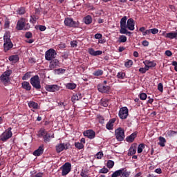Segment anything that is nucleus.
Here are the masks:
<instances>
[{"instance_id":"nucleus-16","label":"nucleus","mask_w":177,"mask_h":177,"mask_svg":"<svg viewBox=\"0 0 177 177\" xmlns=\"http://www.w3.org/2000/svg\"><path fill=\"white\" fill-rule=\"evenodd\" d=\"M126 26L128 29L130 30V31H133V30H135V23L133 22V19H129Z\"/></svg>"},{"instance_id":"nucleus-28","label":"nucleus","mask_w":177,"mask_h":177,"mask_svg":"<svg viewBox=\"0 0 177 177\" xmlns=\"http://www.w3.org/2000/svg\"><path fill=\"white\" fill-rule=\"evenodd\" d=\"M3 41L4 42H10L12 40H10V32H6L3 35Z\"/></svg>"},{"instance_id":"nucleus-58","label":"nucleus","mask_w":177,"mask_h":177,"mask_svg":"<svg viewBox=\"0 0 177 177\" xmlns=\"http://www.w3.org/2000/svg\"><path fill=\"white\" fill-rule=\"evenodd\" d=\"M150 31L151 32V34H158V29L157 28H152V29H150Z\"/></svg>"},{"instance_id":"nucleus-23","label":"nucleus","mask_w":177,"mask_h":177,"mask_svg":"<svg viewBox=\"0 0 177 177\" xmlns=\"http://www.w3.org/2000/svg\"><path fill=\"white\" fill-rule=\"evenodd\" d=\"M66 89H70L71 91H74L77 88V84L75 83H66L65 84Z\"/></svg>"},{"instance_id":"nucleus-51","label":"nucleus","mask_w":177,"mask_h":177,"mask_svg":"<svg viewBox=\"0 0 177 177\" xmlns=\"http://www.w3.org/2000/svg\"><path fill=\"white\" fill-rule=\"evenodd\" d=\"M24 13H26V8H24V7H21L20 8H19L18 15H24Z\"/></svg>"},{"instance_id":"nucleus-42","label":"nucleus","mask_w":177,"mask_h":177,"mask_svg":"<svg viewBox=\"0 0 177 177\" xmlns=\"http://www.w3.org/2000/svg\"><path fill=\"white\" fill-rule=\"evenodd\" d=\"M48 131H45V129H41L39 131V138H44V136L46 135Z\"/></svg>"},{"instance_id":"nucleus-14","label":"nucleus","mask_w":177,"mask_h":177,"mask_svg":"<svg viewBox=\"0 0 177 177\" xmlns=\"http://www.w3.org/2000/svg\"><path fill=\"white\" fill-rule=\"evenodd\" d=\"M25 26H26V19L22 18L17 21V29H18L19 30H24Z\"/></svg>"},{"instance_id":"nucleus-47","label":"nucleus","mask_w":177,"mask_h":177,"mask_svg":"<svg viewBox=\"0 0 177 177\" xmlns=\"http://www.w3.org/2000/svg\"><path fill=\"white\" fill-rule=\"evenodd\" d=\"M143 149H145V144H140L138 147V153H142L143 151Z\"/></svg>"},{"instance_id":"nucleus-21","label":"nucleus","mask_w":177,"mask_h":177,"mask_svg":"<svg viewBox=\"0 0 177 177\" xmlns=\"http://www.w3.org/2000/svg\"><path fill=\"white\" fill-rule=\"evenodd\" d=\"M21 88L25 91H31V84H30V82L24 81L21 83Z\"/></svg>"},{"instance_id":"nucleus-52","label":"nucleus","mask_w":177,"mask_h":177,"mask_svg":"<svg viewBox=\"0 0 177 177\" xmlns=\"http://www.w3.org/2000/svg\"><path fill=\"white\" fill-rule=\"evenodd\" d=\"M102 157H103V152L100 151L95 154V158L97 160L102 159Z\"/></svg>"},{"instance_id":"nucleus-35","label":"nucleus","mask_w":177,"mask_h":177,"mask_svg":"<svg viewBox=\"0 0 177 177\" xmlns=\"http://www.w3.org/2000/svg\"><path fill=\"white\" fill-rule=\"evenodd\" d=\"M116 77L119 80H124V78L127 77V74L122 71H120V72L118 73Z\"/></svg>"},{"instance_id":"nucleus-48","label":"nucleus","mask_w":177,"mask_h":177,"mask_svg":"<svg viewBox=\"0 0 177 177\" xmlns=\"http://www.w3.org/2000/svg\"><path fill=\"white\" fill-rule=\"evenodd\" d=\"M10 26V21H9V19L6 18L5 19L4 28H9Z\"/></svg>"},{"instance_id":"nucleus-20","label":"nucleus","mask_w":177,"mask_h":177,"mask_svg":"<svg viewBox=\"0 0 177 177\" xmlns=\"http://www.w3.org/2000/svg\"><path fill=\"white\" fill-rule=\"evenodd\" d=\"M41 154H44V145L39 147V148L33 152V156H35V157H39Z\"/></svg>"},{"instance_id":"nucleus-31","label":"nucleus","mask_w":177,"mask_h":177,"mask_svg":"<svg viewBox=\"0 0 177 177\" xmlns=\"http://www.w3.org/2000/svg\"><path fill=\"white\" fill-rule=\"evenodd\" d=\"M8 59L10 62H13V63H17V62H19V55H11L9 57Z\"/></svg>"},{"instance_id":"nucleus-6","label":"nucleus","mask_w":177,"mask_h":177,"mask_svg":"<svg viewBox=\"0 0 177 177\" xmlns=\"http://www.w3.org/2000/svg\"><path fill=\"white\" fill-rule=\"evenodd\" d=\"M62 169V176H66V175H68L70 172H71V163L67 162H65L61 167Z\"/></svg>"},{"instance_id":"nucleus-56","label":"nucleus","mask_w":177,"mask_h":177,"mask_svg":"<svg viewBox=\"0 0 177 177\" xmlns=\"http://www.w3.org/2000/svg\"><path fill=\"white\" fill-rule=\"evenodd\" d=\"M56 71H57L58 74H64V73H66V69L58 68Z\"/></svg>"},{"instance_id":"nucleus-63","label":"nucleus","mask_w":177,"mask_h":177,"mask_svg":"<svg viewBox=\"0 0 177 177\" xmlns=\"http://www.w3.org/2000/svg\"><path fill=\"white\" fill-rule=\"evenodd\" d=\"M139 71L141 74H146V69L145 68H140Z\"/></svg>"},{"instance_id":"nucleus-43","label":"nucleus","mask_w":177,"mask_h":177,"mask_svg":"<svg viewBox=\"0 0 177 177\" xmlns=\"http://www.w3.org/2000/svg\"><path fill=\"white\" fill-rule=\"evenodd\" d=\"M133 64V62L132 60H128L124 63L125 67L127 68H131L132 67V65Z\"/></svg>"},{"instance_id":"nucleus-64","label":"nucleus","mask_w":177,"mask_h":177,"mask_svg":"<svg viewBox=\"0 0 177 177\" xmlns=\"http://www.w3.org/2000/svg\"><path fill=\"white\" fill-rule=\"evenodd\" d=\"M142 45L143 46H149V41H147V40H144L142 43Z\"/></svg>"},{"instance_id":"nucleus-32","label":"nucleus","mask_w":177,"mask_h":177,"mask_svg":"<svg viewBox=\"0 0 177 177\" xmlns=\"http://www.w3.org/2000/svg\"><path fill=\"white\" fill-rule=\"evenodd\" d=\"M144 64H147L151 68V67H156V66H157V64H156L154 62V61H149V60H146L145 62H143Z\"/></svg>"},{"instance_id":"nucleus-36","label":"nucleus","mask_w":177,"mask_h":177,"mask_svg":"<svg viewBox=\"0 0 177 177\" xmlns=\"http://www.w3.org/2000/svg\"><path fill=\"white\" fill-rule=\"evenodd\" d=\"M102 74L103 70L97 69L93 72V75H94L95 77H100V75H102Z\"/></svg>"},{"instance_id":"nucleus-5","label":"nucleus","mask_w":177,"mask_h":177,"mask_svg":"<svg viewBox=\"0 0 177 177\" xmlns=\"http://www.w3.org/2000/svg\"><path fill=\"white\" fill-rule=\"evenodd\" d=\"M70 142H60L55 146V150L57 153H62L64 150H68L70 149Z\"/></svg>"},{"instance_id":"nucleus-49","label":"nucleus","mask_w":177,"mask_h":177,"mask_svg":"<svg viewBox=\"0 0 177 177\" xmlns=\"http://www.w3.org/2000/svg\"><path fill=\"white\" fill-rule=\"evenodd\" d=\"M167 135L168 136H175V135H177V131L169 130L167 131Z\"/></svg>"},{"instance_id":"nucleus-37","label":"nucleus","mask_w":177,"mask_h":177,"mask_svg":"<svg viewBox=\"0 0 177 177\" xmlns=\"http://www.w3.org/2000/svg\"><path fill=\"white\" fill-rule=\"evenodd\" d=\"M127 36L120 35L119 37L118 42H120V44H124V43L127 42Z\"/></svg>"},{"instance_id":"nucleus-15","label":"nucleus","mask_w":177,"mask_h":177,"mask_svg":"<svg viewBox=\"0 0 177 177\" xmlns=\"http://www.w3.org/2000/svg\"><path fill=\"white\" fill-rule=\"evenodd\" d=\"M88 53L91 56H100V55L103 54V51H102V50H96L95 51V49H93V48H89L88 49Z\"/></svg>"},{"instance_id":"nucleus-9","label":"nucleus","mask_w":177,"mask_h":177,"mask_svg":"<svg viewBox=\"0 0 177 177\" xmlns=\"http://www.w3.org/2000/svg\"><path fill=\"white\" fill-rule=\"evenodd\" d=\"M111 88L107 84H99L97 85V90L101 93H109L110 92Z\"/></svg>"},{"instance_id":"nucleus-18","label":"nucleus","mask_w":177,"mask_h":177,"mask_svg":"<svg viewBox=\"0 0 177 177\" xmlns=\"http://www.w3.org/2000/svg\"><path fill=\"white\" fill-rule=\"evenodd\" d=\"M3 48L4 52H8L13 48V43H12V41H4Z\"/></svg>"},{"instance_id":"nucleus-62","label":"nucleus","mask_w":177,"mask_h":177,"mask_svg":"<svg viewBox=\"0 0 177 177\" xmlns=\"http://www.w3.org/2000/svg\"><path fill=\"white\" fill-rule=\"evenodd\" d=\"M102 35L100 33H97L95 35V39H100L102 38Z\"/></svg>"},{"instance_id":"nucleus-1","label":"nucleus","mask_w":177,"mask_h":177,"mask_svg":"<svg viewBox=\"0 0 177 177\" xmlns=\"http://www.w3.org/2000/svg\"><path fill=\"white\" fill-rule=\"evenodd\" d=\"M64 23L66 27H71L72 28H78L80 27V21H74L73 18H65Z\"/></svg>"},{"instance_id":"nucleus-61","label":"nucleus","mask_w":177,"mask_h":177,"mask_svg":"<svg viewBox=\"0 0 177 177\" xmlns=\"http://www.w3.org/2000/svg\"><path fill=\"white\" fill-rule=\"evenodd\" d=\"M39 30L40 31H45V30H46V26L40 25L39 26Z\"/></svg>"},{"instance_id":"nucleus-7","label":"nucleus","mask_w":177,"mask_h":177,"mask_svg":"<svg viewBox=\"0 0 177 177\" xmlns=\"http://www.w3.org/2000/svg\"><path fill=\"white\" fill-rule=\"evenodd\" d=\"M56 55H57L56 50L53 48H50L46 52L45 59L46 60L50 62V60H53L56 57Z\"/></svg>"},{"instance_id":"nucleus-41","label":"nucleus","mask_w":177,"mask_h":177,"mask_svg":"<svg viewBox=\"0 0 177 177\" xmlns=\"http://www.w3.org/2000/svg\"><path fill=\"white\" fill-rule=\"evenodd\" d=\"M101 106H103V107H108L109 100L108 99H102L101 100Z\"/></svg>"},{"instance_id":"nucleus-3","label":"nucleus","mask_w":177,"mask_h":177,"mask_svg":"<svg viewBox=\"0 0 177 177\" xmlns=\"http://www.w3.org/2000/svg\"><path fill=\"white\" fill-rule=\"evenodd\" d=\"M12 136H13V133H12V127H9L0 136V140H1V142H6V140L10 139Z\"/></svg>"},{"instance_id":"nucleus-10","label":"nucleus","mask_w":177,"mask_h":177,"mask_svg":"<svg viewBox=\"0 0 177 177\" xmlns=\"http://www.w3.org/2000/svg\"><path fill=\"white\" fill-rule=\"evenodd\" d=\"M45 89L47 92H57L60 89V86L57 84L46 85Z\"/></svg>"},{"instance_id":"nucleus-29","label":"nucleus","mask_w":177,"mask_h":177,"mask_svg":"<svg viewBox=\"0 0 177 177\" xmlns=\"http://www.w3.org/2000/svg\"><path fill=\"white\" fill-rule=\"evenodd\" d=\"M84 21L85 24L89 25L92 24V17L91 15H87L84 18Z\"/></svg>"},{"instance_id":"nucleus-4","label":"nucleus","mask_w":177,"mask_h":177,"mask_svg":"<svg viewBox=\"0 0 177 177\" xmlns=\"http://www.w3.org/2000/svg\"><path fill=\"white\" fill-rule=\"evenodd\" d=\"M115 135L118 142H122V140L125 139V130L121 127H119L115 131Z\"/></svg>"},{"instance_id":"nucleus-45","label":"nucleus","mask_w":177,"mask_h":177,"mask_svg":"<svg viewBox=\"0 0 177 177\" xmlns=\"http://www.w3.org/2000/svg\"><path fill=\"white\" fill-rule=\"evenodd\" d=\"M106 167H107V168H109V169H111V168H113L114 167V161L108 160Z\"/></svg>"},{"instance_id":"nucleus-11","label":"nucleus","mask_w":177,"mask_h":177,"mask_svg":"<svg viewBox=\"0 0 177 177\" xmlns=\"http://www.w3.org/2000/svg\"><path fill=\"white\" fill-rule=\"evenodd\" d=\"M84 136H86L88 139H95L96 136V133L92 129H88L87 131H84Z\"/></svg>"},{"instance_id":"nucleus-24","label":"nucleus","mask_w":177,"mask_h":177,"mask_svg":"<svg viewBox=\"0 0 177 177\" xmlns=\"http://www.w3.org/2000/svg\"><path fill=\"white\" fill-rule=\"evenodd\" d=\"M38 19H39V17L38 15L32 14V15H30V23H32V24H35Z\"/></svg>"},{"instance_id":"nucleus-19","label":"nucleus","mask_w":177,"mask_h":177,"mask_svg":"<svg viewBox=\"0 0 177 177\" xmlns=\"http://www.w3.org/2000/svg\"><path fill=\"white\" fill-rule=\"evenodd\" d=\"M136 136H138V132H133L130 136H127L126 138L127 142L129 143H132L133 140L136 138Z\"/></svg>"},{"instance_id":"nucleus-27","label":"nucleus","mask_w":177,"mask_h":177,"mask_svg":"<svg viewBox=\"0 0 177 177\" xmlns=\"http://www.w3.org/2000/svg\"><path fill=\"white\" fill-rule=\"evenodd\" d=\"M120 171H122V177H129V175H131V172L127 168H122Z\"/></svg>"},{"instance_id":"nucleus-39","label":"nucleus","mask_w":177,"mask_h":177,"mask_svg":"<svg viewBox=\"0 0 177 177\" xmlns=\"http://www.w3.org/2000/svg\"><path fill=\"white\" fill-rule=\"evenodd\" d=\"M75 147H76V149H78V150H82V149H84V144H82V142H75Z\"/></svg>"},{"instance_id":"nucleus-17","label":"nucleus","mask_w":177,"mask_h":177,"mask_svg":"<svg viewBox=\"0 0 177 177\" xmlns=\"http://www.w3.org/2000/svg\"><path fill=\"white\" fill-rule=\"evenodd\" d=\"M114 122H115V118L111 119L106 123V129H108L109 131H113V129H114Z\"/></svg>"},{"instance_id":"nucleus-8","label":"nucleus","mask_w":177,"mask_h":177,"mask_svg":"<svg viewBox=\"0 0 177 177\" xmlns=\"http://www.w3.org/2000/svg\"><path fill=\"white\" fill-rule=\"evenodd\" d=\"M129 110L128 107L123 106L119 111V117L121 120H127L128 118Z\"/></svg>"},{"instance_id":"nucleus-13","label":"nucleus","mask_w":177,"mask_h":177,"mask_svg":"<svg viewBox=\"0 0 177 177\" xmlns=\"http://www.w3.org/2000/svg\"><path fill=\"white\" fill-rule=\"evenodd\" d=\"M84 97V95H82L81 93H75L71 97V100L73 103H75V102L78 100H81V99Z\"/></svg>"},{"instance_id":"nucleus-54","label":"nucleus","mask_w":177,"mask_h":177,"mask_svg":"<svg viewBox=\"0 0 177 177\" xmlns=\"http://www.w3.org/2000/svg\"><path fill=\"white\" fill-rule=\"evenodd\" d=\"M158 90L159 92H162L164 91V86L162 85V83H159L158 84Z\"/></svg>"},{"instance_id":"nucleus-2","label":"nucleus","mask_w":177,"mask_h":177,"mask_svg":"<svg viewBox=\"0 0 177 177\" xmlns=\"http://www.w3.org/2000/svg\"><path fill=\"white\" fill-rule=\"evenodd\" d=\"M30 83L35 89H41V79H39L38 75L32 77L30 80Z\"/></svg>"},{"instance_id":"nucleus-33","label":"nucleus","mask_w":177,"mask_h":177,"mask_svg":"<svg viewBox=\"0 0 177 177\" xmlns=\"http://www.w3.org/2000/svg\"><path fill=\"white\" fill-rule=\"evenodd\" d=\"M167 142V140H165V138L164 137H159V142L158 145H160V146L161 147H165V143Z\"/></svg>"},{"instance_id":"nucleus-46","label":"nucleus","mask_w":177,"mask_h":177,"mask_svg":"<svg viewBox=\"0 0 177 177\" xmlns=\"http://www.w3.org/2000/svg\"><path fill=\"white\" fill-rule=\"evenodd\" d=\"M139 97L140 100H146V99H147V94H146L145 93H141L139 95Z\"/></svg>"},{"instance_id":"nucleus-38","label":"nucleus","mask_w":177,"mask_h":177,"mask_svg":"<svg viewBox=\"0 0 177 177\" xmlns=\"http://www.w3.org/2000/svg\"><path fill=\"white\" fill-rule=\"evenodd\" d=\"M122 171H121V169H119L113 172V174L111 175V177H118V176L122 177Z\"/></svg>"},{"instance_id":"nucleus-12","label":"nucleus","mask_w":177,"mask_h":177,"mask_svg":"<svg viewBox=\"0 0 177 177\" xmlns=\"http://www.w3.org/2000/svg\"><path fill=\"white\" fill-rule=\"evenodd\" d=\"M56 67H60V62L57 59H54L50 60L49 68L50 70H53V68H56Z\"/></svg>"},{"instance_id":"nucleus-30","label":"nucleus","mask_w":177,"mask_h":177,"mask_svg":"<svg viewBox=\"0 0 177 177\" xmlns=\"http://www.w3.org/2000/svg\"><path fill=\"white\" fill-rule=\"evenodd\" d=\"M28 106L31 109H34L35 110H37L38 109V103L34 102V101H30L28 102Z\"/></svg>"},{"instance_id":"nucleus-53","label":"nucleus","mask_w":177,"mask_h":177,"mask_svg":"<svg viewBox=\"0 0 177 177\" xmlns=\"http://www.w3.org/2000/svg\"><path fill=\"white\" fill-rule=\"evenodd\" d=\"M77 44H78V42L75 40L71 41V48H77V46H78Z\"/></svg>"},{"instance_id":"nucleus-22","label":"nucleus","mask_w":177,"mask_h":177,"mask_svg":"<svg viewBox=\"0 0 177 177\" xmlns=\"http://www.w3.org/2000/svg\"><path fill=\"white\" fill-rule=\"evenodd\" d=\"M0 80L4 85H6V84H9L10 79V77H8V76H5L4 75H1L0 76Z\"/></svg>"},{"instance_id":"nucleus-55","label":"nucleus","mask_w":177,"mask_h":177,"mask_svg":"<svg viewBox=\"0 0 177 177\" xmlns=\"http://www.w3.org/2000/svg\"><path fill=\"white\" fill-rule=\"evenodd\" d=\"M107 172H109V169L106 167H103L99 171V174H107Z\"/></svg>"},{"instance_id":"nucleus-40","label":"nucleus","mask_w":177,"mask_h":177,"mask_svg":"<svg viewBox=\"0 0 177 177\" xmlns=\"http://www.w3.org/2000/svg\"><path fill=\"white\" fill-rule=\"evenodd\" d=\"M29 78H31V72L26 73L22 77L23 81H27V80H29Z\"/></svg>"},{"instance_id":"nucleus-57","label":"nucleus","mask_w":177,"mask_h":177,"mask_svg":"<svg viewBox=\"0 0 177 177\" xmlns=\"http://www.w3.org/2000/svg\"><path fill=\"white\" fill-rule=\"evenodd\" d=\"M25 37L26 38H28V39L32 38V33H31V32H27L25 34Z\"/></svg>"},{"instance_id":"nucleus-50","label":"nucleus","mask_w":177,"mask_h":177,"mask_svg":"<svg viewBox=\"0 0 177 177\" xmlns=\"http://www.w3.org/2000/svg\"><path fill=\"white\" fill-rule=\"evenodd\" d=\"M11 74H12V70L9 69V70H7L6 71H5L3 73V75H5L6 77H8L9 78V77H10Z\"/></svg>"},{"instance_id":"nucleus-26","label":"nucleus","mask_w":177,"mask_h":177,"mask_svg":"<svg viewBox=\"0 0 177 177\" xmlns=\"http://www.w3.org/2000/svg\"><path fill=\"white\" fill-rule=\"evenodd\" d=\"M50 138H55L53 134L51 136H50V133H47L46 134H45L43 137L44 142L48 143V142H50Z\"/></svg>"},{"instance_id":"nucleus-60","label":"nucleus","mask_w":177,"mask_h":177,"mask_svg":"<svg viewBox=\"0 0 177 177\" xmlns=\"http://www.w3.org/2000/svg\"><path fill=\"white\" fill-rule=\"evenodd\" d=\"M151 30H146L145 32H143L142 35L145 37L146 35H150Z\"/></svg>"},{"instance_id":"nucleus-44","label":"nucleus","mask_w":177,"mask_h":177,"mask_svg":"<svg viewBox=\"0 0 177 177\" xmlns=\"http://www.w3.org/2000/svg\"><path fill=\"white\" fill-rule=\"evenodd\" d=\"M133 154H136V148H130L128 156H133Z\"/></svg>"},{"instance_id":"nucleus-25","label":"nucleus","mask_w":177,"mask_h":177,"mask_svg":"<svg viewBox=\"0 0 177 177\" xmlns=\"http://www.w3.org/2000/svg\"><path fill=\"white\" fill-rule=\"evenodd\" d=\"M127 28H128L127 26H120V34H126V35H131V32L128 31Z\"/></svg>"},{"instance_id":"nucleus-34","label":"nucleus","mask_w":177,"mask_h":177,"mask_svg":"<svg viewBox=\"0 0 177 177\" xmlns=\"http://www.w3.org/2000/svg\"><path fill=\"white\" fill-rule=\"evenodd\" d=\"M127 20H128L127 16L123 17L120 19V27H127Z\"/></svg>"},{"instance_id":"nucleus-59","label":"nucleus","mask_w":177,"mask_h":177,"mask_svg":"<svg viewBox=\"0 0 177 177\" xmlns=\"http://www.w3.org/2000/svg\"><path fill=\"white\" fill-rule=\"evenodd\" d=\"M165 55H166V56L171 57V56H172V52L169 50H167L165 51Z\"/></svg>"}]
</instances>
